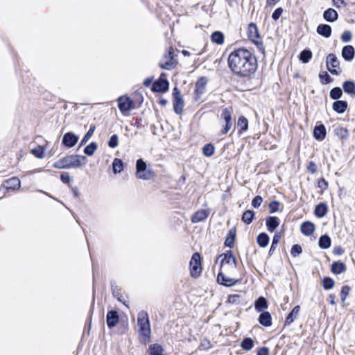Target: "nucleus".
Listing matches in <instances>:
<instances>
[{
  "label": "nucleus",
  "instance_id": "1",
  "mask_svg": "<svg viewBox=\"0 0 355 355\" xmlns=\"http://www.w3.org/2000/svg\"><path fill=\"white\" fill-rule=\"evenodd\" d=\"M228 66L234 74L241 77H248L257 71V61L250 51L238 49L230 54Z\"/></svg>",
  "mask_w": 355,
  "mask_h": 355
},
{
  "label": "nucleus",
  "instance_id": "22",
  "mask_svg": "<svg viewBox=\"0 0 355 355\" xmlns=\"http://www.w3.org/2000/svg\"><path fill=\"white\" fill-rule=\"evenodd\" d=\"M324 19L328 22H334L338 18V12L333 8H328L323 13Z\"/></svg>",
  "mask_w": 355,
  "mask_h": 355
},
{
  "label": "nucleus",
  "instance_id": "17",
  "mask_svg": "<svg viewBox=\"0 0 355 355\" xmlns=\"http://www.w3.org/2000/svg\"><path fill=\"white\" fill-rule=\"evenodd\" d=\"M239 282V279L230 278L225 276L223 274V272H220L217 276V282L221 285H223L227 287H230L235 285L237 282Z\"/></svg>",
  "mask_w": 355,
  "mask_h": 355
},
{
  "label": "nucleus",
  "instance_id": "52",
  "mask_svg": "<svg viewBox=\"0 0 355 355\" xmlns=\"http://www.w3.org/2000/svg\"><path fill=\"white\" fill-rule=\"evenodd\" d=\"M280 205L279 202L277 200H273L269 204V212L270 214H273L277 212L279 210V207Z\"/></svg>",
  "mask_w": 355,
  "mask_h": 355
},
{
  "label": "nucleus",
  "instance_id": "8",
  "mask_svg": "<svg viewBox=\"0 0 355 355\" xmlns=\"http://www.w3.org/2000/svg\"><path fill=\"white\" fill-rule=\"evenodd\" d=\"M248 35L250 40L255 44L258 47L263 46L261 38L260 37L258 28L254 23H250L248 28Z\"/></svg>",
  "mask_w": 355,
  "mask_h": 355
},
{
  "label": "nucleus",
  "instance_id": "4",
  "mask_svg": "<svg viewBox=\"0 0 355 355\" xmlns=\"http://www.w3.org/2000/svg\"><path fill=\"white\" fill-rule=\"evenodd\" d=\"M146 162L142 159H139L136 163V175L139 179L150 180L154 176L150 170H147Z\"/></svg>",
  "mask_w": 355,
  "mask_h": 355
},
{
  "label": "nucleus",
  "instance_id": "45",
  "mask_svg": "<svg viewBox=\"0 0 355 355\" xmlns=\"http://www.w3.org/2000/svg\"><path fill=\"white\" fill-rule=\"evenodd\" d=\"M98 148V145L95 142H92L90 144L87 146L84 149V153L88 156H92L94 155V152Z\"/></svg>",
  "mask_w": 355,
  "mask_h": 355
},
{
  "label": "nucleus",
  "instance_id": "11",
  "mask_svg": "<svg viewBox=\"0 0 355 355\" xmlns=\"http://www.w3.org/2000/svg\"><path fill=\"white\" fill-rule=\"evenodd\" d=\"M117 101L119 110L123 114L127 115L128 112L132 108V101L127 96H122L118 98Z\"/></svg>",
  "mask_w": 355,
  "mask_h": 355
},
{
  "label": "nucleus",
  "instance_id": "21",
  "mask_svg": "<svg viewBox=\"0 0 355 355\" xmlns=\"http://www.w3.org/2000/svg\"><path fill=\"white\" fill-rule=\"evenodd\" d=\"M326 128L323 124H320L315 127L313 130V136L315 139L322 141L326 137Z\"/></svg>",
  "mask_w": 355,
  "mask_h": 355
},
{
  "label": "nucleus",
  "instance_id": "57",
  "mask_svg": "<svg viewBox=\"0 0 355 355\" xmlns=\"http://www.w3.org/2000/svg\"><path fill=\"white\" fill-rule=\"evenodd\" d=\"M352 36L349 31H345L341 35V40L343 42H348L352 40Z\"/></svg>",
  "mask_w": 355,
  "mask_h": 355
},
{
  "label": "nucleus",
  "instance_id": "10",
  "mask_svg": "<svg viewBox=\"0 0 355 355\" xmlns=\"http://www.w3.org/2000/svg\"><path fill=\"white\" fill-rule=\"evenodd\" d=\"M232 107H225L221 113V119H223L225 123L223 129L221 131L223 135L227 134L232 126Z\"/></svg>",
  "mask_w": 355,
  "mask_h": 355
},
{
  "label": "nucleus",
  "instance_id": "29",
  "mask_svg": "<svg viewBox=\"0 0 355 355\" xmlns=\"http://www.w3.org/2000/svg\"><path fill=\"white\" fill-rule=\"evenodd\" d=\"M346 270L345 265L341 261H335L331 265V272L339 275Z\"/></svg>",
  "mask_w": 355,
  "mask_h": 355
},
{
  "label": "nucleus",
  "instance_id": "48",
  "mask_svg": "<svg viewBox=\"0 0 355 355\" xmlns=\"http://www.w3.org/2000/svg\"><path fill=\"white\" fill-rule=\"evenodd\" d=\"M203 155L206 157H211L214 155V147L211 144H207L205 145L202 148Z\"/></svg>",
  "mask_w": 355,
  "mask_h": 355
},
{
  "label": "nucleus",
  "instance_id": "38",
  "mask_svg": "<svg viewBox=\"0 0 355 355\" xmlns=\"http://www.w3.org/2000/svg\"><path fill=\"white\" fill-rule=\"evenodd\" d=\"M267 306V301L263 297H259L254 304L255 309L258 311H261L263 309H266Z\"/></svg>",
  "mask_w": 355,
  "mask_h": 355
},
{
  "label": "nucleus",
  "instance_id": "26",
  "mask_svg": "<svg viewBox=\"0 0 355 355\" xmlns=\"http://www.w3.org/2000/svg\"><path fill=\"white\" fill-rule=\"evenodd\" d=\"M300 311V306L299 305L295 306L286 317L285 325H290L296 319Z\"/></svg>",
  "mask_w": 355,
  "mask_h": 355
},
{
  "label": "nucleus",
  "instance_id": "49",
  "mask_svg": "<svg viewBox=\"0 0 355 355\" xmlns=\"http://www.w3.org/2000/svg\"><path fill=\"white\" fill-rule=\"evenodd\" d=\"M335 282L330 277H324L322 279V286L325 290L331 289L334 286Z\"/></svg>",
  "mask_w": 355,
  "mask_h": 355
},
{
  "label": "nucleus",
  "instance_id": "33",
  "mask_svg": "<svg viewBox=\"0 0 355 355\" xmlns=\"http://www.w3.org/2000/svg\"><path fill=\"white\" fill-rule=\"evenodd\" d=\"M269 236L266 233H261L258 235L257 241L261 248H265L269 243Z\"/></svg>",
  "mask_w": 355,
  "mask_h": 355
},
{
  "label": "nucleus",
  "instance_id": "18",
  "mask_svg": "<svg viewBox=\"0 0 355 355\" xmlns=\"http://www.w3.org/2000/svg\"><path fill=\"white\" fill-rule=\"evenodd\" d=\"M119 314L116 311L112 310L107 312L106 322L110 329L114 327L119 322Z\"/></svg>",
  "mask_w": 355,
  "mask_h": 355
},
{
  "label": "nucleus",
  "instance_id": "2",
  "mask_svg": "<svg viewBox=\"0 0 355 355\" xmlns=\"http://www.w3.org/2000/svg\"><path fill=\"white\" fill-rule=\"evenodd\" d=\"M87 163L85 156L78 155H71L65 156L56 161L53 166L58 169L79 168Z\"/></svg>",
  "mask_w": 355,
  "mask_h": 355
},
{
  "label": "nucleus",
  "instance_id": "35",
  "mask_svg": "<svg viewBox=\"0 0 355 355\" xmlns=\"http://www.w3.org/2000/svg\"><path fill=\"white\" fill-rule=\"evenodd\" d=\"M211 41L217 44H222L224 42V35L220 31H215L211 34Z\"/></svg>",
  "mask_w": 355,
  "mask_h": 355
},
{
  "label": "nucleus",
  "instance_id": "3",
  "mask_svg": "<svg viewBox=\"0 0 355 355\" xmlns=\"http://www.w3.org/2000/svg\"><path fill=\"white\" fill-rule=\"evenodd\" d=\"M137 324L144 341L148 342L150 337V326L148 315L146 311H141L138 313Z\"/></svg>",
  "mask_w": 355,
  "mask_h": 355
},
{
  "label": "nucleus",
  "instance_id": "13",
  "mask_svg": "<svg viewBox=\"0 0 355 355\" xmlns=\"http://www.w3.org/2000/svg\"><path fill=\"white\" fill-rule=\"evenodd\" d=\"M165 61H162L159 63L161 68L164 69H171L175 66V60L173 58V50L172 48L170 49L168 53L165 56Z\"/></svg>",
  "mask_w": 355,
  "mask_h": 355
},
{
  "label": "nucleus",
  "instance_id": "32",
  "mask_svg": "<svg viewBox=\"0 0 355 355\" xmlns=\"http://www.w3.org/2000/svg\"><path fill=\"white\" fill-rule=\"evenodd\" d=\"M236 238V230L234 229H231L227 235L225 245L229 248H232L234 246V241Z\"/></svg>",
  "mask_w": 355,
  "mask_h": 355
},
{
  "label": "nucleus",
  "instance_id": "37",
  "mask_svg": "<svg viewBox=\"0 0 355 355\" xmlns=\"http://www.w3.org/2000/svg\"><path fill=\"white\" fill-rule=\"evenodd\" d=\"M241 347L243 350L250 351L254 347V341L250 338H245L241 342Z\"/></svg>",
  "mask_w": 355,
  "mask_h": 355
},
{
  "label": "nucleus",
  "instance_id": "60",
  "mask_svg": "<svg viewBox=\"0 0 355 355\" xmlns=\"http://www.w3.org/2000/svg\"><path fill=\"white\" fill-rule=\"evenodd\" d=\"M283 9L282 8H277L272 13V18L275 20V21H277V19H279V18L280 17V16L282 15V14L283 13Z\"/></svg>",
  "mask_w": 355,
  "mask_h": 355
},
{
  "label": "nucleus",
  "instance_id": "46",
  "mask_svg": "<svg viewBox=\"0 0 355 355\" xmlns=\"http://www.w3.org/2000/svg\"><path fill=\"white\" fill-rule=\"evenodd\" d=\"M112 295L114 297H116L119 302H121L128 306V305L125 304V302L122 300V295L121 294V290L116 285H112Z\"/></svg>",
  "mask_w": 355,
  "mask_h": 355
},
{
  "label": "nucleus",
  "instance_id": "43",
  "mask_svg": "<svg viewBox=\"0 0 355 355\" xmlns=\"http://www.w3.org/2000/svg\"><path fill=\"white\" fill-rule=\"evenodd\" d=\"M342 95H343L342 89L338 87H334L333 89H331V90L330 91V93H329V96H330L331 98H332L334 100L339 99L342 96Z\"/></svg>",
  "mask_w": 355,
  "mask_h": 355
},
{
  "label": "nucleus",
  "instance_id": "51",
  "mask_svg": "<svg viewBox=\"0 0 355 355\" xmlns=\"http://www.w3.org/2000/svg\"><path fill=\"white\" fill-rule=\"evenodd\" d=\"M302 252V247L298 244H295L292 246L291 254L293 257H296Z\"/></svg>",
  "mask_w": 355,
  "mask_h": 355
},
{
  "label": "nucleus",
  "instance_id": "20",
  "mask_svg": "<svg viewBox=\"0 0 355 355\" xmlns=\"http://www.w3.org/2000/svg\"><path fill=\"white\" fill-rule=\"evenodd\" d=\"M280 223L279 219L276 216H268L266 218V225L269 232H273Z\"/></svg>",
  "mask_w": 355,
  "mask_h": 355
},
{
  "label": "nucleus",
  "instance_id": "59",
  "mask_svg": "<svg viewBox=\"0 0 355 355\" xmlns=\"http://www.w3.org/2000/svg\"><path fill=\"white\" fill-rule=\"evenodd\" d=\"M60 180L64 184H69L71 182V177L67 172H62L60 175Z\"/></svg>",
  "mask_w": 355,
  "mask_h": 355
},
{
  "label": "nucleus",
  "instance_id": "40",
  "mask_svg": "<svg viewBox=\"0 0 355 355\" xmlns=\"http://www.w3.org/2000/svg\"><path fill=\"white\" fill-rule=\"evenodd\" d=\"M311 58L312 53L309 49H304L300 54V60L303 63H307Z\"/></svg>",
  "mask_w": 355,
  "mask_h": 355
},
{
  "label": "nucleus",
  "instance_id": "64",
  "mask_svg": "<svg viewBox=\"0 0 355 355\" xmlns=\"http://www.w3.org/2000/svg\"><path fill=\"white\" fill-rule=\"evenodd\" d=\"M318 187L321 189H325L327 187V182L324 179H321L318 182Z\"/></svg>",
  "mask_w": 355,
  "mask_h": 355
},
{
  "label": "nucleus",
  "instance_id": "12",
  "mask_svg": "<svg viewBox=\"0 0 355 355\" xmlns=\"http://www.w3.org/2000/svg\"><path fill=\"white\" fill-rule=\"evenodd\" d=\"M207 83V79L205 77H200L196 83L195 98L196 101L200 99L204 94Z\"/></svg>",
  "mask_w": 355,
  "mask_h": 355
},
{
  "label": "nucleus",
  "instance_id": "14",
  "mask_svg": "<svg viewBox=\"0 0 355 355\" xmlns=\"http://www.w3.org/2000/svg\"><path fill=\"white\" fill-rule=\"evenodd\" d=\"M169 83L166 79L162 78L155 81L153 84L152 90L155 92L164 93L168 91Z\"/></svg>",
  "mask_w": 355,
  "mask_h": 355
},
{
  "label": "nucleus",
  "instance_id": "9",
  "mask_svg": "<svg viewBox=\"0 0 355 355\" xmlns=\"http://www.w3.org/2000/svg\"><path fill=\"white\" fill-rule=\"evenodd\" d=\"M326 64L327 69L331 74H339L340 71L337 69H339L340 62L334 54L330 53L327 56Z\"/></svg>",
  "mask_w": 355,
  "mask_h": 355
},
{
  "label": "nucleus",
  "instance_id": "62",
  "mask_svg": "<svg viewBox=\"0 0 355 355\" xmlns=\"http://www.w3.org/2000/svg\"><path fill=\"white\" fill-rule=\"evenodd\" d=\"M307 170L311 173H315L317 171L316 164L312 161L309 162V165L307 166Z\"/></svg>",
  "mask_w": 355,
  "mask_h": 355
},
{
  "label": "nucleus",
  "instance_id": "41",
  "mask_svg": "<svg viewBox=\"0 0 355 355\" xmlns=\"http://www.w3.org/2000/svg\"><path fill=\"white\" fill-rule=\"evenodd\" d=\"M254 211L251 210H246L242 216V220L246 224H250L254 218Z\"/></svg>",
  "mask_w": 355,
  "mask_h": 355
},
{
  "label": "nucleus",
  "instance_id": "50",
  "mask_svg": "<svg viewBox=\"0 0 355 355\" xmlns=\"http://www.w3.org/2000/svg\"><path fill=\"white\" fill-rule=\"evenodd\" d=\"M96 129V127L94 125H92L88 130V132L85 135L84 137L83 138L80 146H83L85 144L87 141L91 138V137L93 135L94 130Z\"/></svg>",
  "mask_w": 355,
  "mask_h": 355
},
{
  "label": "nucleus",
  "instance_id": "27",
  "mask_svg": "<svg viewBox=\"0 0 355 355\" xmlns=\"http://www.w3.org/2000/svg\"><path fill=\"white\" fill-rule=\"evenodd\" d=\"M343 88L345 93L352 96H355V83L354 81H345L343 84Z\"/></svg>",
  "mask_w": 355,
  "mask_h": 355
},
{
  "label": "nucleus",
  "instance_id": "16",
  "mask_svg": "<svg viewBox=\"0 0 355 355\" xmlns=\"http://www.w3.org/2000/svg\"><path fill=\"white\" fill-rule=\"evenodd\" d=\"M78 141V137L72 132H67L62 138V144L68 148L73 147Z\"/></svg>",
  "mask_w": 355,
  "mask_h": 355
},
{
  "label": "nucleus",
  "instance_id": "31",
  "mask_svg": "<svg viewBox=\"0 0 355 355\" xmlns=\"http://www.w3.org/2000/svg\"><path fill=\"white\" fill-rule=\"evenodd\" d=\"M331 240L328 235H322L320 237L318 241V245L322 249H327L330 248Z\"/></svg>",
  "mask_w": 355,
  "mask_h": 355
},
{
  "label": "nucleus",
  "instance_id": "56",
  "mask_svg": "<svg viewBox=\"0 0 355 355\" xmlns=\"http://www.w3.org/2000/svg\"><path fill=\"white\" fill-rule=\"evenodd\" d=\"M33 155L37 158H42L44 154V149L42 146H38L31 150Z\"/></svg>",
  "mask_w": 355,
  "mask_h": 355
},
{
  "label": "nucleus",
  "instance_id": "6",
  "mask_svg": "<svg viewBox=\"0 0 355 355\" xmlns=\"http://www.w3.org/2000/svg\"><path fill=\"white\" fill-rule=\"evenodd\" d=\"M224 256L221 260L220 268L224 272L228 270H234L236 267V259L233 256L232 251H227L226 253L221 254L220 257Z\"/></svg>",
  "mask_w": 355,
  "mask_h": 355
},
{
  "label": "nucleus",
  "instance_id": "63",
  "mask_svg": "<svg viewBox=\"0 0 355 355\" xmlns=\"http://www.w3.org/2000/svg\"><path fill=\"white\" fill-rule=\"evenodd\" d=\"M257 355H269V349L266 347H262L257 351Z\"/></svg>",
  "mask_w": 355,
  "mask_h": 355
},
{
  "label": "nucleus",
  "instance_id": "36",
  "mask_svg": "<svg viewBox=\"0 0 355 355\" xmlns=\"http://www.w3.org/2000/svg\"><path fill=\"white\" fill-rule=\"evenodd\" d=\"M334 134L340 139H346L349 135L347 129L343 127H336L334 129Z\"/></svg>",
  "mask_w": 355,
  "mask_h": 355
},
{
  "label": "nucleus",
  "instance_id": "61",
  "mask_svg": "<svg viewBox=\"0 0 355 355\" xmlns=\"http://www.w3.org/2000/svg\"><path fill=\"white\" fill-rule=\"evenodd\" d=\"M240 300V296L239 295H231L228 297V302L232 304H236Z\"/></svg>",
  "mask_w": 355,
  "mask_h": 355
},
{
  "label": "nucleus",
  "instance_id": "58",
  "mask_svg": "<svg viewBox=\"0 0 355 355\" xmlns=\"http://www.w3.org/2000/svg\"><path fill=\"white\" fill-rule=\"evenodd\" d=\"M262 201V198L259 196H257L253 198L252 201V206L254 208H257L261 205Z\"/></svg>",
  "mask_w": 355,
  "mask_h": 355
},
{
  "label": "nucleus",
  "instance_id": "15",
  "mask_svg": "<svg viewBox=\"0 0 355 355\" xmlns=\"http://www.w3.org/2000/svg\"><path fill=\"white\" fill-rule=\"evenodd\" d=\"M21 187V182L19 179L17 177L11 178L8 180H6L3 182L1 187L5 189L7 191L9 190H17Z\"/></svg>",
  "mask_w": 355,
  "mask_h": 355
},
{
  "label": "nucleus",
  "instance_id": "30",
  "mask_svg": "<svg viewBox=\"0 0 355 355\" xmlns=\"http://www.w3.org/2000/svg\"><path fill=\"white\" fill-rule=\"evenodd\" d=\"M259 322L265 327H270L272 324L270 314L268 311L261 313L259 318Z\"/></svg>",
  "mask_w": 355,
  "mask_h": 355
},
{
  "label": "nucleus",
  "instance_id": "55",
  "mask_svg": "<svg viewBox=\"0 0 355 355\" xmlns=\"http://www.w3.org/2000/svg\"><path fill=\"white\" fill-rule=\"evenodd\" d=\"M211 343L208 339L203 338L198 347L200 349L207 350L211 348Z\"/></svg>",
  "mask_w": 355,
  "mask_h": 355
},
{
  "label": "nucleus",
  "instance_id": "23",
  "mask_svg": "<svg viewBox=\"0 0 355 355\" xmlns=\"http://www.w3.org/2000/svg\"><path fill=\"white\" fill-rule=\"evenodd\" d=\"M342 56L347 61H351L354 57V49L351 45L345 46L342 50Z\"/></svg>",
  "mask_w": 355,
  "mask_h": 355
},
{
  "label": "nucleus",
  "instance_id": "42",
  "mask_svg": "<svg viewBox=\"0 0 355 355\" xmlns=\"http://www.w3.org/2000/svg\"><path fill=\"white\" fill-rule=\"evenodd\" d=\"M237 126L241 131L247 130L248 128V121L247 119L243 116H241L238 119Z\"/></svg>",
  "mask_w": 355,
  "mask_h": 355
},
{
  "label": "nucleus",
  "instance_id": "25",
  "mask_svg": "<svg viewBox=\"0 0 355 355\" xmlns=\"http://www.w3.org/2000/svg\"><path fill=\"white\" fill-rule=\"evenodd\" d=\"M315 230L313 223L309 221H306L301 225V232L306 236H310Z\"/></svg>",
  "mask_w": 355,
  "mask_h": 355
},
{
  "label": "nucleus",
  "instance_id": "44",
  "mask_svg": "<svg viewBox=\"0 0 355 355\" xmlns=\"http://www.w3.org/2000/svg\"><path fill=\"white\" fill-rule=\"evenodd\" d=\"M319 78L322 85H327L333 81V79L326 71H321L319 73Z\"/></svg>",
  "mask_w": 355,
  "mask_h": 355
},
{
  "label": "nucleus",
  "instance_id": "53",
  "mask_svg": "<svg viewBox=\"0 0 355 355\" xmlns=\"http://www.w3.org/2000/svg\"><path fill=\"white\" fill-rule=\"evenodd\" d=\"M118 144H119L118 136L116 135H112L108 141V146L112 148H114L118 146Z\"/></svg>",
  "mask_w": 355,
  "mask_h": 355
},
{
  "label": "nucleus",
  "instance_id": "28",
  "mask_svg": "<svg viewBox=\"0 0 355 355\" xmlns=\"http://www.w3.org/2000/svg\"><path fill=\"white\" fill-rule=\"evenodd\" d=\"M347 107V103L344 101H336L333 103V110L338 114L345 112Z\"/></svg>",
  "mask_w": 355,
  "mask_h": 355
},
{
  "label": "nucleus",
  "instance_id": "34",
  "mask_svg": "<svg viewBox=\"0 0 355 355\" xmlns=\"http://www.w3.org/2000/svg\"><path fill=\"white\" fill-rule=\"evenodd\" d=\"M327 212V205L324 203H320L315 208L314 213L315 216H317L319 218L324 217Z\"/></svg>",
  "mask_w": 355,
  "mask_h": 355
},
{
  "label": "nucleus",
  "instance_id": "19",
  "mask_svg": "<svg viewBox=\"0 0 355 355\" xmlns=\"http://www.w3.org/2000/svg\"><path fill=\"white\" fill-rule=\"evenodd\" d=\"M209 214V211L206 209H200L197 211L191 218L193 223H198L205 220Z\"/></svg>",
  "mask_w": 355,
  "mask_h": 355
},
{
  "label": "nucleus",
  "instance_id": "7",
  "mask_svg": "<svg viewBox=\"0 0 355 355\" xmlns=\"http://www.w3.org/2000/svg\"><path fill=\"white\" fill-rule=\"evenodd\" d=\"M173 105L174 112L177 114H180L182 112L184 105V100L180 94V92L178 87H174L173 89Z\"/></svg>",
  "mask_w": 355,
  "mask_h": 355
},
{
  "label": "nucleus",
  "instance_id": "5",
  "mask_svg": "<svg viewBox=\"0 0 355 355\" xmlns=\"http://www.w3.org/2000/svg\"><path fill=\"white\" fill-rule=\"evenodd\" d=\"M189 267L191 276L193 278L198 277L202 272L201 257L198 252H196L192 255Z\"/></svg>",
  "mask_w": 355,
  "mask_h": 355
},
{
  "label": "nucleus",
  "instance_id": "24",
  "mask_svg": "<svg viewBox=\"0 0 355 355\" xmlns=\"http://www.w3.org/2000/svg\"><path fill=\"white\" fill-rule=\"evenodd\" d=\"M316 31L319 35L326 38L329 37L331 35V28L327 24H322L318 25Z\"/></svg>",
  "mask_w": 355,
  "mask_h": 355
},
{
  "label": "nucleus",
  "instance_id": "39",
  "mask_svg": "<svg viewBox=\"0 0 355 355\" xmlns=\"http://www.w3.org/2000/svg\"><path fill=\"white\" fill-rule=\"evenodd\" d=\"M112 168L115 174L121 172L123 169V162L118 158H115L112 163Z\"/></svg>",
  "mask_w": 355,
  "mask_h": 355
},
{
  "label": "nucleus",
  "instance_id": "47",
  "mask_svg": "<svg viewBox=\"0 0 355 355\" xmlns=\"http://www.w3.org/2000/svg\"><path fill=\"white\" fill-rule=\"evenodd\" d=\"M280 239H281L280 234L275 233V234L274 235V236L272 238V244H271V246H270V248L269 250L270 254H272L273 253V252L275 251V250L276 249V247H277V244L279 243Z\"/></svg>",
  "mask_w": 355,
  "mask_h": 355
},
{
  "label": "nucleus",
  "instance_id": "54",
  "mask_svg": "<svg viewBox=\"0 0 355 355\" xmlns=\"http://www.w3.org/2000/svg\"><path fill=\"white\" fill-rule=\"evenodd\" d=\"M349 291L350 288L348 286H343L340 291V299L342 302H344L345 301V299L348 295Z\"/></svg>",
  "mask_w": 355,
  "mask_h": 355
}]
</instances>
